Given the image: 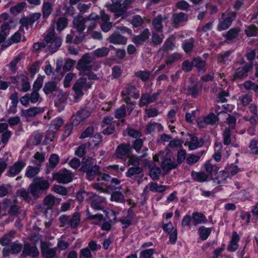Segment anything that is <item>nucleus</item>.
<instances>
[{"label":"nucleus","mask_w":258,"mask_h":258,"mask_svg":"<svg viewBox=\"0 0 258 258\" xmlns=\"http://www.w3.org/2000/svg\"><path fill=\"white\" fill-rule=\"evenodd\" d=\"M153 159L155 162L161 160V167L165 171L168 172L177 166L172 153L168 150L159 152L153 156Z\"/></svg>","instance_id":"2"},{"label":"nucleus","mask_w":258,"mask_h":258,"mask_svg":"<svg viewBox=\"0 0 258 258\" xmlns=\"http://www.w3.org/2000/svg\"><path fill=\"white\" fill-rule=\"evenodd\" d=\"M110 200L112 201H115L119 203H123L124 202V196L120 191L113 192L111 194Z\"/></svg>","instance_id":"57"},{"label":"nucleus","mask_w":258,"mask_h":258,"mask_svg":"<svg viewBox=\"0 0 258 258\" xmlns=\"http://www.w3.org/2000/svg\"><path fill=\"white\" fill-rule=\"evenodd\" d=\"M131 23L134 28H138L143 25L144 20L140 15H136L133 17Z\"/></svg>","instance_id":"50"},{"label":"nucleus","mask_w":258,"mask_h":258,"mask_svg":"<svg viewBox=\"0 0 258 258\" xmlns=\"http://www.w3.org/2000/svg\"><path fill=\"white\" fill-rule=\"evenodd\" d=\"M92 83L87 82L86 78H79L76 82L73 87V90L75 92L74 98L76 102L78 99L84 95L83 90H87L90 88Z\"/></svg>","instance_id":"5"},{"label":"nucleus","mask_w":258,"mask_h":258,"mask_svg":"<svg viewBox=\"0 0 258 258\" xmlns=\"http://www.w3.org/2000/svg\"><path fill=\"white\" fill-rule=\"evenodd\" d=\"M52 5L50 2H44L43 4L42 11L43 17H48L51 13Z\"/></svg>","instance_id":"51"},{"label":"nucleus","mask_w":258,"mask_h":258,"mask_svg":"<svg viewBox=\"0 0 258 258\" xmlns=\"http://www.w3.org/2000/svg\"><path fill=\"white\" fill-rule=\"evenodd\" d=\"M107 41L116 45H125L127 43V39L118 32H113L107 39Z\"/></svg>","instance_id":"13"},{"label":"nucleus","mask_w":258,"mask_h":258,"mask_svg":"<svg viewBox=\"0 0 258 258\" xmlns=\"http://www.w3.org/2000/svg\"><path fill=\"white\" fill-rule=\"evenodd\" d=\"M240 169L237 166L231 164L225 168V171L231 176H234L240 171Z\"/></svg>","instance_id":"63"},{"label":"nucleus","mask_w":258,"mask_h":258,"mask_svg":"<svg viewBox=\"0 0 258 258\" xmlns=\"http://www.w3.org/2000/svg\"><path fill=\"white\" fill-rule=\"evenodd\" d=\"M143 172V168L140 166H132L130 167L126 172V176L131 178L134 179L135 177Z\"/></svg>","instance_id":"31"},{"label":"nucleus","mask_w":258,"mask_h":258,"mask_svg":"<svg viewBox=\"0 0 258 258\" xmlns=\"http://www.w3.org/2000/svg\"><path fill=\"white\" fill-rule=\"evenodd\" d=\"M167 19V17H163L161 15H158L154 18L152 22L154 30L156 32H162L163 28L162 22Z\"/></svg>","instance_id":"25"},{"label":"nucleus","mask_w":258,"mask_h":258,"mask_svg":"<svg viewBox=\"0 0 258 258\" xmlns=\"http://www.w3.org/2000/svg\"><path fill=\"white\" fill-rule=\"evenodd\" d=\"M68 24V20L64 17H60L58 18L57 21V30L59 31H62L66 27Z\"/></svg>","instance_id":"64"},{"label":"nucleus","mask_w":258,"mask_h":258,"mask_svg":"<svg viewBox=\"0 0 258 258\" xmlns=\"http://www.w3.org/2000/svg\"><path fill=\"white\" fill-rule=\"evenodd\" d=\"M191 176L195 180L199 182H204L207 180L208 175L204 172H191Z\"/></svg>","instance_id":"41"},{"label":"nucleus","mask_w":258,"mask_h":258,"mask_svg":"<svg viewBox=\"0 0 258 258\" xmlns=\"http://www.w3.org/2000/svg\"><path fill=\"white\" fill-rule=\"evenodd\" d=\"M40 172V168L37 165L36 167L29 166L25 173L26 176L28 178H32L37 175Z\"/></svg>","instance_id":"47"},{"label":"nucleus","mask_w":258,"mask_h":258,"mask_svg":"<svg viewBox=\"0 0 258 258\" xmlns=\"http://www.w3.org/2000/svg\"><path fill=\"white\" fill-rule=\"evenodd\" d=\"M236 14L233 12H229L228 13L227 17L224 18L223 21L219 22L218 26L217 29L219 31L226 30L228 29L231 25L233 21L235 19Z\"/></svg>","instance_id":"15"},{"label":"nucleus","mask_w":258,"mask_h":258,"mask_svg":"<svg viewBox=\"0 0 258 258\" xmlns=\"http://www.w3.org/2000/svg\"><path fill=\"white\" fill-rule=\"evenodd\" d=\"M15 27L14 22L12 19L9 20V21L5 22L1 25V32L3 36L7 37L9 34V31L10 29Z\"/></svg>","instance_id":"33"},{"label":"nucleus","mask_w":258,"mask_h":258,"mask_svg":"<svg viewBox=\"0 0 258 258\" xmlns=\"http://www.w3.org/2000/svg\"><path fill=\"white\" fill-rule=\"evenodd\" d=\"M188 20V15L183 12L176 13L172 15V21L175 24L186 22Z\"/></svg>","instance_id":"34"},{"label":"nucleus","mask_w":258,"mask_h":258,"mask_svg":"<svg viewBox=\"0 0 258 258\" xmlns=\"http://www.w3.org/2000/svg\"><path fill=\"white\" fill-rule=\"evenodd\" d=\"M193 67H196L199 71L205 72L206 71V62L200 58H195L192 60Z\"/></svg>","instance_id":"45"},{"label":"nucleus","mask_w":258,"mask_h":258,"mask_svg":"<svg viewBox=\"0 0 258 258\" xmlns=\"http://www.w3.org/2000/svg\"><path fill=\"white\" fill-rule=\"evenodd\" d=\"M166 189V186L165 185H159L156 183H151L149 186L150 190L153 192H162Z\"/></svg>","instance_id":"59"},{"label":"nucleus","mask_w":258,"mask_h":258,"mask_svg":"<svg viewBox=\"0 0 258 258\" xmlns=\"http://www.w3.org/2000/svg\"><path fill=\"white\" fill-rule=\"evenodd\" d=\"M205 170L210 175L216 174L218 170V167L213 165L210 161H209L205 164Z\"/></svg>","instance_id":"52"},{"label":"nucleus","mask_w":258,"mask_h":258,"mask_svg":"<svg viewBox=\"0 0 258 258\" xmlns=\"http://www.w3.org/2000/svg\"><path fill=\"white\" fill-rule=\"evenodd\" d=\"M34 158L36 160V161L33 160L32 161L37 166H40L45 160V154L37 152L35 154Z\"/></svg>","instance_id":"61"},{"label":"nucleus","mask_w":258,"mask_h":258,"mask_svg":"<svg viewBox=\"0 0 258 258\" xmlns=\"http://www.w3.org/2000/svg\"><path fill=\"white\" fill-rule=\"evenodd\" d=\"M91 112L86 109H82L72 116V125L77 126L81 122L87 118L91 115Z\"/></svg>","instance_id":"12"},{"label":"nucleus","mask_w":258,"mask_h":258,"mask_svg":"<svg viewBox=\"0 0 258 258\" xmlns=\"http://www.w3.org/2000/svg\"><path fill=\"white\" fill-rule=\"evenodd\" d=\"M86 19L82 16L79 15L76 17L73 21L74 28L78 33H83L86 28Z\"/></svg>","instance_id":"19"},{"label":"nucleus","mask_w":258,"mask_h":258,"mask_svg":"<svg viewBox=\"0 0 258 258\" xmlns=\"http://www.w3.org/2000/svg\"><path fill=\"white\" fill-rule=\"evenodd\" d=\"M220 113L223 114L226 117V122L229 125V127H230L231 129H233L236 123V118L225 111L221 112L218 114Z\"/></svg>","instance_id":"46"},{"label":"nucleus","mask_w":258,"mask_h":258,"mask_svg":"<svg viewBox=\"0 0 258 258\" xmlns=\"http://www.w3.org/2000/svg\"><path fill=\"white\" fill-rule=\"evenodd\" d=\"M53 179L60 183L66 184L73 180L72 173L69 170H64L53 174Z\"/></svg>","instance_id":"8"},{"label":"nucleus","mask_w":258,"mask_h":258,"mask_svg":"<svg viewBox=\"0 0 258 258\" xmlns=\"http://www.w3.org/2000/svg\"><path fill=\"white\" fill-rule=\"evenodd\" d=\"M93 58L89 54H85L78 61L77 68L82 73L90 72L93 67Z\"/></svg>","instance_id":"7"},{"label":"nucleus","mask_w":258,"mask_h":258,"mask_svg":"<svg viewBox=\"0 0 258 258\" xmlns=\"http://www.w3.org/2000/svg\"><path fill=\"white\" fill-rule=\"evenodd\" d=\"M121 96L124 101H130L131 97L138 99L140 96V91L135 85L127 84L122 89Z\"/></svg>","instance_id":"6"},{"label":"nucleus","mask_w":258,"mask_h":258,"mask_svg":"<svg viewBox=\"0 0 258 258\" xmlns=\"http://www.w3.org/2000/svg\"><path fill=\"white\" fill-rule=\"evenodd\" d=\"M16 231L11 230L0 238V244L3 246L8 245L14 238Z\"/></svg>","instance_id":"32"},{"label":"nucleus","mask_w":258,"mask_h":258,"mask_svg":"<svg viewBox=\"0 0 258 258\" xmlns=\"http://www.w3.org/2000/svg\"><path fill=\"white\" fill-rule=\"evenodd\" d=\"M80 170L86 172L87 179L92 180L98 173L99 167L96 165H93L90 163H84L82 165Z\"/></svg>","instance_id":"10"},{"label":"nucleus","mask_w":258,"mask_h":258,"mask_svg":"<svg viewBox=\"0 0 258 258\" xmlns=\"http://www.w3.org/2000/svg\"><path fill=\"white\" fill-rule=\"evenodd\" d=\"M9 246L11 253L15 254L20 253L23 248L22 244L17 242H15L12 243Z\"/></svg>","instance_id":"54"},{"label":"nucleus","mask_w":258,"mask_h":258,"mask_svg":"<svg viewBox=\"0 0 258 258\" xmlns=\"http://www.w3.org/2000/svg\"><path fill=\"white\" fill-rule=\"evenodd\" d=\"M201 90V87L199 86V83H196L194 85L187 87L186 94L194 98H196L200 95Z\"/></svg>","instance_id":"27"},{"label":"nucleus","mask_w":258,"mask_h":258,"mask_svg":"<svg viewBox=\"0 0 258 258\" xmlns=\"http://www.w3.org/2000/svg\"><path fill=\"white\" fill-rule=\"evenodd\" d=\"M57 84L56 82L49 81L45 84L43 90L46 95L53 93L58 90Z\"/></svg>","instance_id":"29"},{"label":"nucleus","mask_w":258,"mask_h":258,"mask_svg":"<svg viewBox=\"0 0 258 258\" xmlns=\"http://www.w3.org/2000/svg\"><path fill=\"white\" fill-rule=\"evenodd\" d=\"M147 155L146 153L143 154L141 156H137L135 155H131L129 156L128 159V165H132V166H139L140 160L144 157H145Z\"/></svg>","instance_id":"44"},{"label":"nucleus","mask_w":258,"mask_h":258,"mask_svg":"<svg viewBox=\"0 0 258 258\" xmlns=\"http://www.w3.org/2000/svg\"><path fill=\"white\" fill-rule=\"evenodd\" d=\"M3 209L8 210V214L11 216H18L20 214V208L16 203L10 199H6L2 203Z\"/></svg>","instance_id":"9"},{"label":"nucleus","mask_w":258,"mask_h":258,"mask_svg":"<svg viewBox=\"0 0 258 258\" xmlns=\"http://www.w3.org/2000/svg\"><path fill=\"white\" fill-rule=\"evenodd\" d=\"M39 254V251L36 246L31 245L28 243L24 244V248L22 251V255L24 256H30L36 257Z\"/></svg>","instance_id":"23"},{"label":"nucleus","mask_w":258,"mask_h":258,"mask_svg":"<svg viewBox=\"0 0 258 258\" xmlns=\"http://www.w3.org/2000/svg\"><path fill=\"white\" fill-rule=\"evenodd\" d=\"M112 3L107 6L109 10L113 13L115 19L123 18L128 8L132 7L134 0H111Z\"/></svg>","instance_id":"3"},{"label":"nucleus","mask_w":258,"mask_h":258,"mask_svg":"<svg viewBox=\"0 0 258 258\" xmlns=\"http://www.w3.org/2000/svg\"><path fill=\"white\" fill-rule=\"evenodd\" d=\"M238 240V235H237L236 233H234L232 235L230 243L227 247L228 250L231 252L234 251L235 250H236L238 248L237 242Z\"/></svg>","instance_id":"43"},{"label":"nucleus","mask_w":258,"mask_h":258,"mask_svg":"<svg viewBox=\"0 0 258 258\" xmlns=\"http://www.w3.org/2000/svg\"><path fill=\"white\" fill-rule=\"evenodd\" d=\"M204 152V151H202L198 152L197 155L189 154L186 160L187 164L188 165H191L198 162Z\"/></svg>","instance_id":"38"},{"label":"nucleus","mask_w":258,"mask_h":258,"mask_svg":"<svg viewBox=\"0 0 258 258\" xmlns=\"http://www.w3.org/2000/svg\"><path fill=\"white\" fill-rule=\"evenodd\" d=\"M204 142L199 141L197 137L191 136L190 140L184 143V146H188L189 150H194L203 146Z\"/></svg>","instance_id":"24"},{"label":"nucleus","mask_w":258,"mask_h":258,"mask_svg":"<svg viewBox=\"0 0 258 258\" xmlns=\"http://www.w3.org/2000/svg\"><path fill=\"white\" fill-rule=\"evenodd\" d=\"M151 75L149 71H139L135 73V76L140 78L143 82L147 81Z\"/></svg>","instance_id":"55"},{"label":"nucleus","mask_w":258,"mask_h":258,"mask_svg":"<svg viewBox=\"0 0 258 258\" xmlns=\"http://www.w3.org/2000/svg\"><path fill=\"white\" fill-rule=\"evenodd\" d=\"M91 207L96 210H104L103 204L105 202V199L96 194H92L89 198Z\"/></svg>","instance_id":"11"},{"label":"nucleus","mask_w":258,"mask_h":258,"mask_svg":"<svg viewBox=\"0 0 258 258\" xmlns=\"http://www.w3.org/2000/svg\"><path fill=\"white\" fill-rule=\"evenodd\" d=\"M19 80L21 82L22 88L20 89V91L26 92L30 90L31 86L28 81V78L24 75H20L18 76Z\"/></svg>","instance_id":"35"},{"label":"nucleus","mask_w":258,"mask_h":258,"mask_svg":"<svg viewBox=\"0 0 258 258\" xmlns=\"http://www.w3.org/2000/svg\"><path fill=\"white\" fill-rule=\"evenodd\" d=\"M130 152V145L128 144H121L117 146L116 149L117 157L122 158L123 156L127 155Z\"/></svg>","instance_id":"26"},{"label":"nucleus","mask_w":258,"mask_h":258,"mask_svg":"<svg viewBox=\"0 0 258 258\" xmlns=\"http://www.w3.org/2000/svg\"><path fill=\"white\" fill-rule=\"evenodd\" d=\"M109 49L106 47H102L95 49L93 52V54L97 57H103L106 56L109 52Z\"/></svg>","instance_id":"48"},{"label":"nucleus","mask_w":258,"mask_h":258,"mask_svg":"<svg viewBox=\"0 0 258 258\" xmlns=\"http://www.w3.org/2000/svg\"><path fill=\"white\" fill-rule=\"evenodd\" d=\"M252 68V62L247 63L243 67L236 70L234 77L235 79H242L247 76V73Z\"/></svg>","instance_id":"20"},{"label":"nucleus","mask_w":258,"mask_h":258,"mask_svg":"<svg viewBox=\"0 0 258 258\" xmlns=\"http://www.w3.org/2000/svg\"><path fill=\"white\" fill-rule=\"evenodd\" d=\"M50 186V183L48 180L37 177L29 185L28 190L34 199H38L41 197L43 192L49 189Z\"/></svg>","instance_id":"1"},{"label":"nucleus","mask_w":258,"mask_h":258,"mask_svg":"<svg viewBox=\"0 0 258 258\" xmlns=\"http://www.w3.org/2000/svg\"><path fill=\"white\" fill-rule=\"evenodd\" d=\"M163 126L159 123L150 122L147 126L146 131L147 133L151 134L154 132H161L163 131Z\"/></svg>","instance_id":"39"},{"label":"nucleus","mask_w":258,"mask_h":258,"mask_svg":"<svg viewBox=\"0 0 258 258\" xmlns=\"http://www.w3.org/2000/svg\"><path fill=\"white\" fill-rule=\"evenodd\" d=\"M161 90H158L157 92L152 95L148 93L142 94L140 100V106L143 107L147 106L148 104L155 102L158 99Z\"/></svg>","instance_id":"14"},{"label":"nucleus","mask_w":258,"mask_h":258,"mask_svg":"<svg viewBox=\"0 0 258 258\" xmlns=\"http://www.w3.org/2000/svg\"><path fill=\"white\" fill-rule=\"evenodd\" d=\"M59 202V200L56 199L52 195H47L43 201V204L47 209H51L55 204H58Z\"/></svg>","instance_id":"30"},{"label":"nucleus","mask_w":258,"mask_h":258,"mask_svg":"<svg viewBox=\"0 0 258 258\" xmlns=\"http://www.w3.org/2000/svg\"><path fill=\"white\" fill-rule=\"evenodd\" d=\"M150 35L151 34L149 29L145 28L140 31L139 35L134 36L132 38V42L137 46L142 45L149 38Z\"/></svg>","instance_id":"16"},{"label":"nucleus","mask_w":258,"mask_h":258,"mask_svg":"<svg viewBox=\"0 0 258 258\" xmlns=\"http://www.w3.org/2000/svg\"><path fill=\"white\" fill-rule=\"evenodd\" d=\"M240 30L237 28H233L228 31L226 33L223 34V36L226 38L227 41H231L238 36Z\"/></svg>","instance_id":"37"},{"label":"nucleus","mask_w":258,"mask_h":258,"mask_svg":"<svg viewBox=\"0 0 258 258\" xmlns=\"http://www.w3.org/2000/svg\"><path fill=\"white\" fill-rule=\"evenodd\" d=\"M200 237L203 240H206L209 236L211 229L210 228L202 227L199 229Z\"/></svg>","instance_id":"62"},{"label":"nucleus","mask_w":258,"mask_h":258,"mask_svg":"<svg viewBox=\"0 0 258 258\" xmlns=\"http://www.w3.org/2000/svg\"><path fill=\"white\" fill-rule=\"evenodd\" d=\"M81 215L78 212L75 213L72 217L70 216V225L69 226L72 228L77 227L81 220Z\"/></svg>","instance_id":"42"},{"label":"nucleus","mask_w":258,"mask_h":258,"mask_svg":"<svg viewBox=\"0 0 258 258\" xmlns=\"http://www.w3.org/2000/svg\"><path fill=\"white\" fill-rule=\"evenodd\" d=\"M192 222L195 226L206 222L207 219L204 214L195 212L192 215Z\"/></svg>","instance_id":"36"},{"label":"nucleus","mask_w":258,"mask_h":258,"mask_svg":"<svg viewBox=\"0 0 258 258\" xmlns=\"http://www.w3.org/2000/svg\"><path fill=\"white\" fill-rule=\"evenodd\" d=\"M182 55L179 53H174L169 55L165 61L167 66H170L174 63L175 61H177L181 59Z\"/></svg>","instance_id":"53"},{"label":"nucleus","mask_w":258,"mask_h":258,"mask_svg":"<svg viewBox=\"0 0 258 258\" xmlns=\"http://www.w3.org/2000/svg\"><path fill=\"white\" fill-rule=\"evenodd\" d=\"M195 43V39L190 38L188 40L184 41L183 43V49L186 53L190 52L193 47Z\"/></svg>","instance_id":"56"},{"label":"nucleus","mask_w":258,"mask_h":258,"mask_svg":"<svg viewBox=\"0 0 258 258\" xmlns=\"http://www.w3.org/2000/svg\"><path fill=\"white\" fill-rule=\"evenodd\" d=\"M231 52V51L228 50L219 54L217 57L218 62L220 63H226L230 61V56Z\"/></svg>","instance_id":"40"},{"label":"nucleus","mask_w":258,"mask_h":258,"mask_svg":"<svg viewBox=\"0 0 258 258\" xmlns=\"http://www.w3.org/2000/svg\"><path fill=\"white\" fill-rule=\"evenodd\" d=\"M26 3L25 2H23L17 4L16 5L10 8V11L13 14H18L20 13L26 7Z\"/></svg>","instance_id":"60"},{"label":"nucleus","mask_w":258,"mask_h":258,"mask_svg":"<svg viewBox=\"0 0 258 258\" xmlns=\"http://www.w3.org/2000/svg\"><path fill=\"white\" fill-rule=\"evenodd\" d=\"M44 109L38 107H33L27 109H23L21 111V116L26 118L33 117L38 114L43 112Z\"/></svg>","instance_id":"22"},{"label":"nucleus","mask_w":258,"mask_h":258,"mask_svg":"<svg viewBox=\"0 0 258 258\" xmlns=\"http://www.w3.org/2000/svg\"><path fill=\"white\" fill-rule=\"evenodd\" d=\"M41 16L39 13H35L29 15L27 17L22 18L20 20V23L23 27H26L27 28L28 25L33 24L37 20H38Z\"/></svg>","instance_id":"17"},{"label":"nucleus","mask_w":258,"mask_h":258,"mask_svg":"<svg viewBox=\"0 0 258 258\" xmlns=\"http://www.w3.org/2000/svg\"><path fill=\"white\" fill-rule=\"evenodd\" d=\"M244 33L248 37L256 36L258 34V28L254 25L246 27Z\"/></svg>","instance_id":"49"},{"label":"nucleus","mask_w":258,"mask_h":258,"mask_svg":"<svg viewBox=\"0 0 258 258\" xmlns=\"http://www.w3.org/2000/svg\"><path fill=\"white\" fill-rule=\"evenodd\" d=\"M44 41L46 46L48 47V50L51 53L56 52L62 43L61 38L55 35L54 26L49 28L48 33L44 37Z\"/></svg>","instance_id":"4"},{"label":"nucleus","mask_w":258,"mask_h":258,"mask_svg":"<svg viewBox=\"0 0 258 258\" xmlns=\"http://www.w3.org/2000/svg\"><path fill=\"white\" fill-rule=\"evenodd\" d=\"M218 120L217 116L213 113H211L209 115L205 116L204 118L205 123L208 124H214Z\"/></svg>","instance_id":"58"},{"label":"nucleus","mask_w":258,"mask_h":258,"mask_svg":"<svg viewBox=\"0 0 258 258\" xmlns=\"http://www.w3.org/2000/svg\"><path fill=\"white\" fill-rule=\"evenodd\" d=\"M25 166V163L23 161H18L10 167L7 172L9 176H15L18 174Z\"/></svg>","instance_id":"21"},{"label":"nucleus","mask_w":258,"mask_h":258,"mask_svg":"<svg viewBox=\"0 0 258 258\" xmlns=\"http://www.w3.org/2000/svg\"><path fill=\"white\" fill-rule=\"evenodd\" d=\"M57 248H50L48 244L45 242L41 243V250L42 255L46 258H53L55 257Z\"/></svg>","instance_id":"18"},{"label":"nucleus","mask_w":258,"mask_h":258,"mask_svg":"<svg viewBox=\"0 0 258 258\" xmlns=\"http://www.w3.org/2000/svg\"><path fill=\"white\" fill-rule=\"evenodd\" d=\"M59 162V157L57 154H51L49 159V164L47 165L46 173L49 174L57 165Z\"/></svg>","instance_id":"28"}]
</instances>
